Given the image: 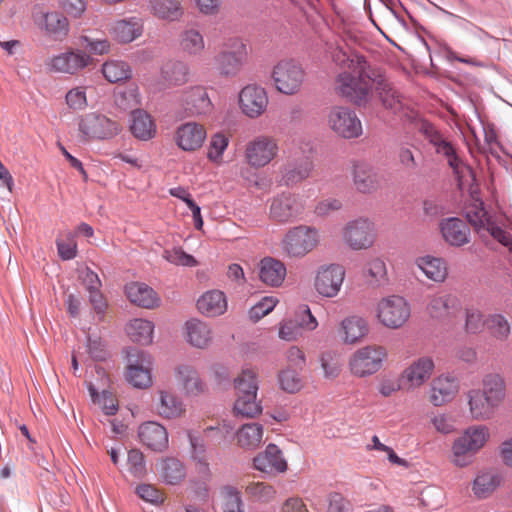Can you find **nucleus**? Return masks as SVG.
I'll list each match as a JSON object with an SVG mask.
<instances>
[{"mask_svg":"<svg viewBox=\"0 0 512 512\" xmlns=\"http://www.w3.org/2000/svg\"><path fill=\"white\" fill-rule=\"evenodd\" d=\"M331 58L336 65L347 70L355 68V65H351L352 63L356 64L354 61L355 59L359 61L366 60L365 57L355 53H351L350 51L346 50L344 47L340 45H336L334 48H332Z\"/></svg>","mask_w":512,"mask_h":512,"instance_id":"58","label":"nucleus"},{"mask_svg":"<svg viewBox=\"0 0 512 512\" xmlns=\"http://www.w3.org/2000/svg\"><path fill=\"white\" fill-rule=\"evenodd\" d=\"M207 138V131L204 125L197 122H186L179 125L173 136L177 147L185 152L199 150Z\"/></svg>","mask_w":512,"mask_h":512,"instance_id":"16","label":"nucleus"},{"mask_svg":"<svg viewBox=\"0 0 512 512\" xmlns=\"http://www.w3.org/2000/svg\"><path fill=\"white\" fill-rule=\"evenodd\" d=\"M74 232H66L61 235L56 240L58 254L63 260H71L76 257L77 253V243L75 240Z\"/></svg>","mask_w":512,"mask_h":512,"instance_id":"56","label":"nucleus"},{"mask_svg":"<svg viewBox=\"0 0 512 512\" xmlns=\"http://www.w3.org/2000/svg\"><path fill=\"white\" fill-rule=\"evenodd\" d=\"M188 439L192 449V458L198 462L204 473H209V463L206 459V446L204 440L192 432H188Z\"/></svg>","mask_w":512,"mask_h":512,"instance_id":"57","label":"nucleus"},{"mask_svg":"<svg viewBox=\"0 0 512 512\" xmlns=\"http://www.w3.org/2000/svg\"><path fill=\"white\" fill-rule=\"evenodd\" d=\"M263 427L258 423L244 424L237 432L238 444L246 449H255L262 442Z\"/></svg>","mask_w":512,"mask_h":512,"instance_id":"48","label":"nucleus"},{"mask_svg":"<svg viewBox=\"0 0 512 512\" xmlns=\"http://www.w3.org/2000/svg\"><path fill=\"white\" fill-rule=\"evenodd\" d=\"M353 185L359 193L371 194L380 187L377 172L366 163L357 162L352 169Z\"/></svg>","mask_w":512,"mask_h":512,"instance_id":"22","label":"nucleus"},{"mask_svg":"<svg viewBox=\"0 0 512 512\" xmlns=\"http://www.w3.org/2000/svg\"><path fill=\"white\" fill-rule=\"evenodd\" d=\"M269 105L268 93L260 85L248 84L238 94V106L243 115L249 119L261 117Z\"/></svg>","mask_w":512,"mask_h":512,"instance_id":"13","label":"nucleus"},{"mask_svg":"<svg viewBox=\"0 0 512 512\" xmlns=\"http://www.w3.org/2000/svg\"><path fill=\"white\" fill-rule=\"evenodd\" d=\"M279 154V144L276 138L262 134L248 141L244 148L246 163L255 169L269 165Z\"/></svg>","mask_w":512,"mask_h":512,"instance_id":"8","label":"nucleus"},{"mask_svg":"<svg viewBox=\"0 0 512 512\" xmlns=\"http://www.w3.org/2000/svg\"><path fill=\"white\" fill-rule=\"evenodd\" d=\"M224 497L223 512H244L240 491L233 486H225L222 489Z\"/></svg>","mask_w":512,"mask_h":512,"instance_id":"59","label":"nucleus"},{"mask_svg":"<svg viewBox=\"0 0 512 512\" xmlns=\"http://www.w3.org/2000/svg\"><path fill=\"white\" fill-rule=\"evenodd\" d=\"M459 391V381L451 375H440L431 383L430 401L434 406H442L454 399Z\"/></svg>","mask_w":512,"mask_h":512,"instance_id":"20","label":"nucleus"},{"mask_svg":"<svg viewBox=\"0 0 512 512\" xmlns=\"http://www.w3.org/2000/svg\"><path fill=\"white\" fill-rule=\"evenodd\" d=\"M469 411L474 420H488L498 407L490 401L480 389H471L467 393Z\"/></svg>","mask_w":512,"mask_h":512,"instance_id":"27","label":"nucleus"},{"mask_svg":"<svg viewBox=\"0 0 512 512\" xmlns=\"http://www.w3.org/2000/svg\"><path fill=\"white\" fill-rule=\"evenodd\" d=\"M327 125L335 135L343 139H356L363 134L360 118L349 107H332L327 114Z\"/></svg>","mask_w":512,"mask_h":512,"instance_id":"7","label":"nucleus"},{"mask_svg":"<svg viewBox=\"0 0 512 512\" xmlns=\"http://www.w3.org/2000/svg\"><path fill=\"white\" fill-rule=\"evenodd\" d=\"M247 496L253 501L260 503H269L276 496L275 488L264 482H252L245 488Z\"/></svg>","mask_w":512,"mask_h":512,"instance_id":"52","label":"nucleus"},{"mask_svg":"<svg viewBox=\"0 0 512 512\" xmlns=\"http://www.w3.org/2000/svg\"><path fill=\"white\" fill-rule=\"evenodd\" d=\"M126 332L133 342L148 345L153 341L154 324L149 320L136 318L129 322Z\"/></svg>","mask_w":512,"mask_h":512,"instance_id":"41","label":"nucleus"},{"mask_svg":"<svg viewBox=\"0 0 512 512\" xmlns=\"http://www.w3.org/2000/svg\"><path fill=\"white\" fill-rule=\"evenodd\" d=\"M441 234L445 241L451 245L460 247L470 241L469 226H440Z\"/></svg>","mask_w":512,"mask_h":512,"instance_id":"53","label":"nucleus"},{"mask_svg":"<svg viewBox=\"0 0 512 512\" xmlns=\"http://www.w3.org/2000/svg\"><path fill=\"white\" fill-rule=\"evenodd\" d=\"M341 330L344 342L353 344L368 333V324L362 317L350 316L342 321Z\"/></svg>","mask_w":512,"mask_h":512,"instance_id":"43","label":"nucleus"},{"mask_svg":"<svg viewBox=\"0 0 512 512\" xmlns=\"http://www.w3.org/2000/svg\"><path fill=\"white\" fill-rule=\"evenodd\" d=\"M151 13L160 20L179 21L183 16L180 0H150Z\"/></svg>","mask_w":512,"mask_h":512,"instance_id":"36","label":"nucleus"},{"mask_svg":"<svg viewBox=\"0 0 512 512\" xmlns=\"http://www.w3.org/2000/svg\"><path fill=\"white\" fill-rule=\"evenodd\" d=\"M142 32L143 23L136 17L118 20L110 28V34L120 43H130L140 37Z\"/></svg>","mask_w":512,"mask_h":512,"instance_id":"29","label":"nucleus"},{"mask_svg":"<svg viewBox=\"0 0 512 512\" xmlns=\"http://www.w3.org/2000/svg\"><path fill=\"white\" fill-rule=\"evenodd\" d=\"M127 361V381L136 388L149 387L152 384L150 354L138 348H130L127 351Z\"/></svg>","mask_w":512,"mask_h":512,"instance_id":"10","label":"nucleus"},{"mask_svg":"<svg viewBox=\"0 0 512 512\" xmlns=\"http://www.w3.org/2000/svg\"><path fill=\"white\" fill-rule=\"evenodd\" d=\"M140 441L156 452H162L168 447L169 438L166 428L158 422L148 421L139 426Z\"/></svg>","mask_w":512,"mask_h":512,"instance_id":"19","label":"nucleus"},{"mask_svg":"<svg viewBox=\"0 0 512 512\" xmlns=\"http://www.w3.org/2000/svg\"><path fill=\"white\" fill-rule=\"evenodd\" d=\"M79 131L86 140H104L118 135L121 125L104 115L89 113L80 119Z\"/></svg>","mask_w":512,"mask_h":512,"instance_id":"12","label":"nucleus"},{"mask_svg":"<svg viewBox=\"0 0 512 512\" xmlns=\"http://www.w3.org/2000/svg\"><path fill=\"white\" fill-rule=\"evenodd\" d=\"M424 134L430 144L435 148L436 153L444 156L447 159L449 166L458 174L460 172L459 169L462 166V161L458 157L453 144L432 125L425 126Z\"/></svg>","mask_w":512,"mask_h":512,"instance_id":"18","label":"nucleus"},{"mask_svg":"<svg viewBox=\"0 0 512 512\" xmlns=\"http://www.w3.org/2000/svg\"><path fill=\"white\" fill-rule=\"evenodd\" d=\"M433 369V360L430 357H421L403 371L401 379L406 380L412 387H419L430 378Z\"/></svg>","mask_w":512,"mask_h":512,"instance_id":"30","label":"nucleus"},{"mask_svg":"<svg viewBox=\"0 0 512 512\" xmlns=\"http://www.w3.org/2000/svg\"><path fill=\"white\" fill-rule=\"evenodd\" d=\"M160 473L163 481L171 485L180 483L186 477V469L183 463L173 457L162 461Z\"/></svg>","mask_w":512,"mask_h":512,"instance_id":"49","label":"nucleus"},{"mask_svg":"<svg viewBox=\"0 0 512 512\" xmlns=\"http://www.w3.org/2000/svg\"><path fill=\"white\" fill-rule=\"evenodd\" d=\"M302 210V204L295 195L288 194L275 199L270 208V213L275 220L290 221Z\"/></svg>","mask_w":512,"mask_h":512,"instance_id":"31","label":"nucleus"},{"mask_svg":"<svg viewBox=\"0 0 512 512\" xmlns=\"http://www.w3.org/2000/svg\"><path fill=\"white\" fill-rule=\"evenodd\" d=\"M368 282L373 286H379L386 282L387 270L384 261L379 258L373 259L368 263L367 274Z\"/></svg>","mask_w":512,"mask_h":512,"instance_id":"61","label":"nucleus"},{"mask_svg":"<svg viewBox=\"0 0 512 512\" xmlns=\"http://www.w3.org/2000/svg\"><path fill=\"white\" fill-rule=\"evenodd\" d=\"M313 169V163L309 158L302 159L299 162L288 164L282 175H284V181L288 186L296 185L305 179H307Z\"/></svg>","mask_w":512,"mask_h":512,"instance_id":"46","label":"nucleus"},{"mask_svg":"<svg viewBox=\"0 0 512 512\" xmlns=\"http://www.w3.org/2000/svg\"><path fill=\"white\" fill-rule=\"evenodd\" d=\"M179 47L189 56L200 55L205 49V40L199 30L185 29L179 36Z\"/></svg>","mask_w":512,"mask_h":512,"instance_id":"42","label":"nucleus"},{"mask_svg":"<svg viewBox=\"0 0 512 512\" xmlns=\"http://www.w3.org/2000/svg\"><path fill=\"white\" fill-rule=\"evenodd\" d=\"M255 469L268 473H283L287 470V462L281 450L275 444H269L265 451L253 459Z\"/></svg>","mask_w":512,"mask_h":512,"instance_id":"21","label":"nucleus"},{"mask_svg":"<svg viewBox=\"0 0 512 512\" xmlns=\"http://www.w3.org/2000/svg\"><path fill=\"white\" fill-rule=\"evenodd\" d=\"M482 385L483 388L480 389L481 392H483L491 402L499 406L506 394V385L503 377L497 373L486 374L482 379Z\"/></svg>","mask_w":512,"mask_h":512,"instance_id":"40","label":"nucleus"},{"mask_svg":"<svg viewBox=\"0 0 512 512\" xmlns=\"http://www.w3.org/2000/svg\"><path fill=\"white\" fill-rule=\"evenodd\" d=\"M125 294L131 303L146 309L156 307L159 302L156 292L145 283L132 282L127 284Z\"/></svg>","mask_w":512,"mask_h":512,"instance_id":"26","label":"nucleus"},{"mask_svg":"<svg viewBox=\"0 0 512 512\" xmlns=\"http://www.w3.org/2000/svg\"><path fill=\"white\" fill-rule=\"evenodd\" d=\"M278 382L280 388L290 394L297 393L303 386L302 379L298 372L291 368H286L279 372Z\"/></svg>","mask_w":512,"mask_h":512,"instance_id":"55","label":"nucleus"},{"mask_svg":"<svg viewBox=\"0 0 512 512\" xmlns=\"http://www.w3.org/2000/svg\"><path fill=\"white\" fill-rule=\"evenodd\" d=\"M130 131L135 138L147 141L155 137L157 128L150 114L142 109H135L131 113Z\"/></svg>","mask_w":512,"mask_h":512,"instance_id":"28","label":"nucleus"},{"mask_svg":"<svg viewBox=\"0 0 512 512\" xmlns=\"http://www.w3.org/2000/svg\"><path fill=\"white\" fill-rule=\"evenodd\" d=\"M87 388L92 401L95 404H98L106 415L116 414L118 411V404L111 392L103 390L99 393L92 383H89Z\"/></svg>","mask_w":512,"mask_h":512,"instance_id":"51","label":"nucleus"},{"mask_svg":"<svg viewBox=\"0 0 512 512\" xmlns=\"http://www.w3.org/2000/svg\"><path fill=\"white\" fill-rule=\"evenodd\" d=\"M96 32L83 33L79 36V45L92 57L102 56L111 51V42L106 37H97Z\"/></svg>","mask_w":512,"mask_h":512,"instance_id":"45","label":"nucleus"},{"mask_svg":"<svg viewBox=\"0 0 512 512\" xmlns=\"http://www.w3.org/2000/svg\"><path fill=\"white\" fill-rule=\"evenodd\" d=\"M39 25L55 40H62L69 32L68 19L56 11L44 13Z\"/></svg>","mask_w":512,"mask_h":512,"instance_id":"38","label":"nucleus"},{"mask_svg":"<svg viewBox=\"0 0 512 512\" xmlns=\"http://www.w3.org/2000/svg\"><path fill=\"white\" fill-rule=\"evenodd\" d=\"M428 310L434 318L450 317L460 310V302L456 296L451 294L435 295L430 300Z\"/></svg>","mask_w":512,"mask_h":512,"instance_id":"34","label":"nucleus"},{"mask_svg":"<svg viewBox=\"0 0 512 512\" xmlns=\"http://www.w3.org/2000/svg\"><path fill=\"white\" fill-rule=\"evenodd\" d=\"M355 68L338 74L335 80L337 93L356 105L367 102L374 88H383L385 77L371 68L366 60H354Z\"/></svg>","mask_w":512,"mask_h":512,"instance_id":"1","label":"nucleus"},{"mask_svg":"<svg viewBox=\"0 0 512 512\" xmlns=\"http://www.w3.org/2000/svg\"><path fill=\"white\" fill-rule=\"evenodd\" d=\"M377 317L384 326L397 329L409 319L410 307L403 297L383 298L378 303Z\"/></svg>","mask_w":512,"mask_h":512,"instance_id":"14","label":"nucleus"},{"mask_svg":"<svg viewBox=\"0 0 512 512\" xmlns=\"http://www.w3.org/2000/svg\"><path fill=\"white\" fill-rule=\"evenodd\" d=\"M128 470L136 478H142L146 474L144 454L138 449L128 452Z\"/></svg>","mask_w":512,"mask_h":512,"instance_id":"63","label":"nucleus"},{"mask_svg":"<svg viewBox=\"0 0 512 512\" xmlns=\"http://www.w3.org/2000/svg\"><path fill=\"white\" fill-rule=\"evenodd\" d=\"M387 357L382 346L369 345L358 349L349 360L350 370L357 377H366L378 372Z\"/></svg>","mask_w":512,"mask_h":512,"instance_id":"9","label":"nucleus"},{"mask_svg":"<svg viewBox=\"0 0 512 512\" xmlns=\"http://www.w3.org/2000/svg\"><path fill=\"white\" fill-rule=\"evenodd\" d=\"M161 77L171 86H180L189 79V67L179 60H169L161 68Z\"/></svg>","mask_w":512,"mask_h":512,"instance_id":"39","label":"nucleus"},{"mask_svg":"<svg viewBox=\"0 0 512 512\" xmlns=\"http://www.w3.org/2000/svg\"><path fill=\"white\" fill-rule=\"evenodd\" d=\"M158 402L156 410L159 416L166 419H175L181 417L185 412L183 401L175 394L161 390L158 392Z\"/></svg>","mask_w":512,"mask_h":512,"instance_id":"32","label":"nucleus"},{"mask_svg":"<svg viewBox=\"0 0 512 512\" xmlns=\"http://www.w3.org/2000/svg\"><path fill=\"white\" fill-rule=\"evenodd\" d=\"M102 74L108 82L117 83L130 79L132 70L125 61L108 60L102 65Z\"/></svg>","mask_w":512,"mask_h":512,"instance_id":"47","label":"nucleus"},{"mask_svg":"<svg viewBox=\"0 0 512 512\" xmlns=\"http://www.w3.org/2000/svg\"><path fill=\"white\" fill-rule=\"evenodd\" d=\"M86 89L85 86H77L66 93L65 100L70 109L84 110L87 107Z\"/></svg>","mask_w":512,"mask_h":512,"instance_id":"62","label":"nucleus"},{"mask_svg":"<svg viewBox=\"0 0 512 512\" xmlns=\"http://www.w3.org/2000/svg\"><path fill=\"white\" fill-rule=\"evenodd\" d=\"M229 145V138L223 133L211 136L207 158L216 165L223 163V153Z\"/></svg>","mask_w":512,"mask_h":512,"instance_id":"54","label":"nucleus"},{"mask_svg":"<svg viewBox=\"0 0 512 512\" xmlns=\"http://www.w3.org/2000/svg\"><path fill=\"white\" fill-rule=\"evenodd\" d=\"M175 378L188 395H198L204 391L203 382L190 365L183 364L176 367Z\"/></svg>","mask_w":512,"mask_h":512,"instance_id":"35","label":"nucleus"},{"mask_svg":"<svg viewBox=\"0 0 512 512\" xmlns=\"http://www.w3.org/2000/svg\"><path fill=\"white\" fill-rule=\"evenodd\" d=\"M183 117L204 115L212 110V102L205 88L191 87L184 91L181 97Z\"/></svg>","mask_w":512,"mask_h":512,"instance_id":"17","label":"nucleus"},{"mask_svg":"<svg viewBox=\"0 0 512 512\" xmlns=\"http://www.w3.org/2000/svg\"><path fill=\"white\" fill-rule=\"evenodd\" d=\"M486 325L489 333L498 341H506L511 333L512 326L508 318L501 313H494L488 316Z\"/></svg>","mask_w":512,"mask_h":512,"instance_id":"50","label":"nucleus"},{"mask_svg":"<svg viewBox=\"0 0 512 512\" xmlns=\"http://www.w3.org/2000/svg\"><path fill=\"white\" fill-rule=\"evenodd\" d=\"M286 266L280 260L265 257L259 263L260 280L271 287H279L286 278Z\"/></svg>","mask_w":512,"mask_h":512,"instance_id":"23","label":"nucleus"},{"mask_svg":"<svg viewBox=\"0 0 512 512\" xmlns=\"http://www.w3.org/2000/svg\"><path fill=\"white\" fill-rule=\"evenodd\" d=\"M197 309L203 315L216 317L227 310V298L220 290H209L203 293L197 300Z\"/></svg>","mask_w":512,"mask_h":512,"instance_id":"25","label":"nucleus"},{"mask_svg":"<svg viewBox=\"0 0 512 512\" xmlns=\"http://www.w3.org/2000/svg\"><path fill=\"white\" fill-rule=\"evenodd\" d=\"M320 234L315 226H293L282 241L283 251L289 257L301 258L319 243Z\"/></svg>","mask_w":512,"mask_h":512,"instance_id":"6","label":"nucleus"},{"mask_svg":"<svg viewBox=\"0 0 512 512\" xmlns=\"http://www.w3.org/2000/svg\"><path fill=\"white\" fill-rule=\"evenodd\" d=\"M306 73L303 67L293 60L278 62L272 71L276 90L285 95H295L301 91Z\"/></svg>","mask_w":512,"mask_h":512,"instance_id":"5","label":"nucleus"},{"mask_svg":"<svg viewBox=\"0 0 512 512\" xmlns=\"http://www.w3.org/2000/svg\"><path fill=\"white\" fill-rule=\"evenodd\" d=\"M422 210L427 221H437L445 214V207L440 199L427 198L422 202Z\"/></svg>","mask_w":512,"mask_h":512,"instance_id":"64","label":"nucleus"},{"mask_svg":"<svg viewBox=\"0 0 512 512\" xmlns=\"http://www.w3.org/2000/svg\"><path fill=\"white\" fill-rule=\"evenodd\" d=\"M94 65L95 59L90 54L82 49L73 48L51 57L47 62L51 71L69 75H76Z\"/></svg>","mask_w":512,"mask_h":512,"instance_id":"11","label":"nucleus"},{"mask_svg":"<svg viewBox=\"0 0 512 512\" xmlns=\"http://www.w3.org/2000/svg\"><path fill=\"white\" fill-rule=\"evenodd\" d=\"M489 436V429L484 425L467 428L453 443L454 463L459 467L467 466L472 457L485 445Z\"/></svg>","mask_w":512,"mask_h":512,"instance_id":"3","label":"nucleus"},{"mask_svg":"<svg viewBox=\"0 0 512 512\" xmlns=\"http://www.w3.org/2000/svg\"><path fill=\"white\" fill-rule=\"evenodd\" d=\"M187 341L194 347L204 349L212 341V330L210 326L199 320L191 319L185 324Z\"/></svg>","mask_w":512,"mask_h":512,"instance_id":"33","label":"nucleus"},{"mask_svg":"<svg viewBox=\"0 0 512 512\" xmlns=\"http://www.w3.org/2000/svg\"><path fill=\"white\" fill-rule=\"evenodd\" d=\"M342 234L345 243L353 250L369 248L376 237L372 226H345Z\"/></svg>","mask_w":512,"mask_h":512,"instance_id":"24","label":"nucleus"},{"mask_svg":"<svg viewBox=\"0 0 512 512\" xmlns=\"http://www.w3.org/2000/svg\"><path fill=\"white\" fill-rule=\"evenodd\" d=\"M416 265L427 278L435 282H443L447 278L448 268L443 258L424 256L416 259Z\"/></svg>","mask_w":512,"mask_h":512,"instance_id":"37","label":"nucleus"},{"mask_svg":"<svg viewBox=\"0 0 512 512\" xmlns=\"http://www.w3.org/2000/svg\"><path fill=\"white\" fill-rule=\"evenodd\" d=\"M345 278V269L339 264L322 265L317 269L314 287L317 293L326 298L338 295Z\"/></svg>","mask_w":512,"mask_h":512,"instance_id":"15","label":"nucleus"},{"mask_svg":"<svg viewBox=\"0 0 512 512\" xmlns=\"http://www.w3.org/2000/svg\"><path fill=\"white\" fill-rule=\"evenodd\" d=\"M246 59V44L239 38H230L223 44V48L215 56V68L223 77H235L242 70Z\"/></svg>","mask_w":512,"mask_h":512,"instance_id":"4","label":"nucleus"},{"mask_svg":"<svg viewBox=\"0 0 512 512\" xmlns=\"http://www.w3.org/2000/svg\"><path fill=\"white\" fill-rule=\"evenodd\" d=\"M500 477L491 471L480 472L472 483V491L476 498L486 499L500 485Z\"/></svg>","mask_w":512,"mask_h":512,"instance_id":"44","label":"nucleus"},{"mask_svg":"<svg viewBox=\"0 0 512 512\" xmlns=\"http://www.w3.org/2000/svg\"><path fill=\"white\" fill-rule=\"evenodd\" d=\"M377 92L383 106L386 109L392 110L393 112H397L401 108V102L399 96L396 91L391 87L390 83L385 78V85L383 88H374Z\"/></svg>","mask_w":512,"mask_h":512,"instance_id":"60","label":"nucleus"},{"mask_svg":"<svg viewBox=\"0 0 512 512\" xmlns=\"http://www.w3.org/2000/svg\"><path fill=\"white\" fill-rule=\"evenodd\" d=\"M234 384L237 391L234 412L246 418L259 415L262 412V406L256 400L259 388L256 373L250 369H245L234 380Z\"/></svg>","mask_w":512,"mask_h":512,"instance_id":"2","label":"nucleus"}]
</instances>
